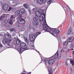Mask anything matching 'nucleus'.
<instances>
[{"instance_id": "4", "label": "nucleus", "mask_w": 74, "mask_h": 74, "mask_svg": "<svg viewBox=\"0 0 74 74\" xmlns=\"http://www.w3.org/2000/svg\"><path fill=\"white\" fill-rule=\"evenodd\" d=\"M18 23L20 24H24L25 23V20L22 18L21 16H18Z\"/></svg>"}, {"instance_id": "36", "label": "nucleus", "mask_w": 74, "mask_h": 74, "mask_svg": "<svg viewBox=\"0 0 74 74\" xmlns=\"http://www.w3.org/2000/svg\"><path fill=\"white\" fill-rule=\"evenodd\" d=\"M42 2L43 3H45V2H46V0H42Z\"/></svg>"}, {"instance_id": "12", "label": "nucleus", "mask_w": 74, "mask_h": 74, "mask_svg": "<svg viewBox=\"0 0 74 74\" xmlns=\"http://www.w3.org/2000/svg\"><path fill=\"white\" fill-rule=\"evenodd\" d=\"M41 15H43L44 17H43V20H42L43 23H46L47 22H46V19H45V14H44V13H41Z\"/></svg>"}, {"instance_id": "18", "label": "nucleus", "mask_w": 74, "mask_h": 74, "mask_svg": "<svg viewBox=\"0 0 74 74\" xmlns=\"http://www.w3.org/2000/svg\"><path fill=\"white\" fill-rule=\"evenodd\" d=\"M19 14H20V12L19 10L15 12V15L16 16H18Z\"/></svg>"}, {"instance_id": "39", "label": "nucleus", "mask_w": 74, "mask_h": 74, "mask_svg": "<svg viewBox=\"0 0 74 74\" xmlns=\"http://www.w3.org/2000/svg\"><path fill=\"white\" fill-rule=\"evenodd\" d=\"M3 47V45L1 44H0V48L1 47Z\"/></svg>"}, {"instance_id": "48", "label": "nucleus", "mask_w": 74, "mask_h": 74, "mask_svg": "<svg viewBox=\"0 0 74 74\" xmlns=\"http://www.w3.org/2000/svg\"><path fill=\"white\" fill-rule=\"evenodd\" d=\"M73 61H74V58L73 59Z\"/></svg>"}, {"instance_id": "15", "label": "nucleus", "mask_w": 74, "mask_h": 74, "mask_svg": "<svg viewBox=\"0 0 74 74\" xmlns=\"http://www.w3.org/2000/svg\"><path fill=\"white\" fill-rule=\"evenodd\" d=\"M74 40V38L73 37L69 38L67 40V41L68 42H72V41Z\"/></svg>"}, {"instance_id": "9", "label": "nucleus", "mask_w": 74, "mask_h": 74, "mask_svg": "<svg viewBox=\"0 0 74 74\" xmlns=\"http://www.w3.org/2000/svg\"><path fill=\"white\" fill-rule=\"evenodd\" d=\"M12 39H4L3 40L2 42L4 44H6V43H10Z\"/></svg>"}, {"instance_id": "31", "label": "nucleus", "mask_w": 74, "mask_h": 74, "mask_svg": "<svg viewBox=\"0 0 74 74\" xmlns=\"http://www.w3.org/2000/svg\"><path fill=\"white\" fill-rule=\"evenodd\" d=\"M42 1V0H37V2L39 3V4H41V1Z\"/></svg>"}, {"instance_id": "11", "label": "nucleus", "mask_w": 74, "mask_h": 74, "mask_svg": "<svg viewBox=\"0 0 74 74\" xmlns=\"http://www.w3.org/2000/svg\"><path fill=\"white\" fill-rule=\"evenodd\" d=\"M4 36L5 38H7V39H10L11 38V35L8 34L5 35Z\"/></svg>"}, {"instance_id": "22", "label": "nucleus", "mask_w": 74, "mask_h": 74, "mask_svg": "<svg viewBox=\"0 0 74 74\" xmlns=\"http://www.w3.org/2000/svg\"><path fill=\"white\" fill-rule=\"evenodd\" d=\"M59 56V54H58V51H57L56 54L54 55V58H57Z\"/></svg>"}, {"instance_id": "33", "label": "nucleus", "mask_w": 74, "mask_h": 74, "mask_svg": "<svg viewBox=\"0 0 74 74\" xmlns=\"http://www.w3.org/2000/svg\"><path fill=\"white\" fill-rule=\"evenodd\" d=\"M11 10H12V7H10L9 8V9H8V11H11Z\"/></svg>"}, {"instance_id": "28", "label": "nucleus", "mask_w": 74, "mask_h": 74, "mask_svg": "<svg viewBox=\"0 0 74 74\" xmlns=\"http://www.w3.org/2000/svg\"><path fill=\"white\" fill-rule=\"evenodd\" d=\"M71 29H69L67 32V34H70V33H71Z\"/></svg>"}, {"instance_id": "29", "label": "nucleus", "mask_w": 74, "mask_h": 74, "mask_svg": "<svg viewBox=\"0 0 74 74\" xmlns=\"http://www.w3.org/2000/svg\"><path fill=\"white\" fill-rule=\"evenodd\" d=\"M34 22V24L35 25H38V21H36Z\"/></svg>"}, {"instance_id": "27", "label": "nucleus", "mask_w": 74, "mask_h": 74, "mask_svg": "<svg viewBox=\"0 0 74 74\" xmlns=\"http://www.w3.org/2000/svg\"><path fill=\"white\" fill-rule=\"evenodd\" d=\"M71 64L72 65V66H74V62L73 60H71L70 61Z\"/></svg>"}, {"instance_id": "5", "label": "nucleus", "mask_w": 74, "mask_h": 74, "mask_svg": "<svg viewBox=\"0 0 74 74\" xmlns=\"http://www.w3.org/2000/svg\"><path fill=\"white\" fill-rule=\"evenodd\" d=\"M14 18V15H12L10 16V20L9 22V23L10 25H12L13 23L15 21Z\"/></svg>"}, {"instance_id": "7", "label": "nucleus", "mask_w": 74, "mask_h": 74, "mask_svg": "<svg viewBox=\"0 0 74 74\" xmlns=\"http://www.w3.org/2000/svg\"><path fill=\"white\" fill-rule=\"evenodd\" d=\"M56 30V28H52L51 31H50L49 32L50 34L53 35V36H55V32Z\"/></svg>"}, {"instance_id": "34", "label": "nucleus", "mask_w": 74, "mask_h": 74, "mask_svg": "<svg viewBox=\"0 0 74 74\" xmlns=\"http://www.w3.org/2000/svg\"><path fill=\"white\" fill-rule=\"evenodd\" d=\"M8 22V20H5L4 21V23H7Z\"/></svg>"}, {"instance_id": "3", "label": "nucleus", "mask_w": 74, "mask_h": 74, "mask_svg": "<svg viewBox=\"0 0 74 74\" xmlns=\"http://www.w3.org/2000/svg\"><path fill=\"white\" fill-rule=\"evenodd\" d=\"M43 29L44 30H45L46 32H50L51 30V29L48 25L45 24H43Z\"/></svg>"}, {"instance_id": "20", "label": "nucleus", "mask_w": 74, "mask_h": 74, "mask_svg": "<svg viewBox=\"0 0 74 74\" xmlns=\"http://www.w3.org/2000/svg\"><path fill=\"white\" fill-rule=\"evenodd\" d=\"M24 40L25 42H26L27 44H29V40L27 39V38L26 37L25 38Z\"/></svg>"}, {"instance_id": "8", "label": "nucleus", "mask_w": 74, "mask_h": 74, "mask_svg": "<svg viewBox=\"0 0 74 74\" xmlns=\"http://www.w3.org/2000/svg\"><path fill=\"white\" fill-rule=\"evenodd\" d=\"M53 58V57H51L49 58V60L48 61V63L49 64H53L54 63V62H55V61L53 59H52L51 58Z\"/></svg>"}, {"instance_id": "24", "label": "nucleus", "mask_w": 74, "mask_h": 74, "mask_svg": "<svg viewBox=\"0 0 74 74\" xmlns=\"http://www.w3.org/2000/svg\"><path fill=\"white\" fill-rule=\"evenodd\" d=\"M68 47L70 48H74V45L73 44H71L70 45H68Z\"/></svg>"}, {"instance_id": "13", "label": "nucleus", "mask_w": 74, "mask_h": 74, "mask_svg": "<svg viewBox=\"0 0 74 74\" xmlns=\"http://www.w3.org/2000/svg\"><path fill=\"white\" fill-rule=\"evenodd\" d=\"M20 14L23 15V14H25L26 12L25 11V10L24 9H21L20 11Z\"/></svg>"}, {"instance_id": "6", "label": "nucleus", "mask_w": 74, "mask_h": 74, "mask_svg": "<svg viewBox=\"0 0 74 74\" xmlns=\"http://www.w3.org/2000/svg\"><path fill=\"white\" fill-rule=\"evenodd\" d=\"M29 38H30V40L32 42H34L35 41V36L34 35H30Z\"/></svg>"}, {"instance_id": "40", "label": "nucleus", "mask_w": 74, "mask_h": 74, "mask_svg": "<svg viewBox=\"0 0 74 74\" xmlns=\"http://www.w3.org/2000/svg\"><path fill=\"white\" fill-rule=\"evenodd\" d=\"M10 31H11V32H12V31H13V29H11Z\"/></svg>"}, {"instance_id": "41", "label": "nucleus", "mask_w": 74, "mask_h": 74, "mask_svg": "<svg viewBox=\"0 0 74 74\" xmlns=\"http://www.w3.org/2000/svg\"><path fill=\"white\" fill-rule=\"evenodd\" d=\"M27 74H31V73L30 72H29L27 73Z\"/></svg>"}, {"instance_id": "45", "label": "nucleus", "mask_w": 74, "mask_h": 74, "mask_svg": "<svg viewBox=\"0 0 74 74\" xmlns=\"http://www.w3.org/2000/svg\"><path fill=\"white\" fill-rule=\"evenodd\" d=\"M8 46H9L10 45V44H8Z\"/></svg>"}, {"instance_id": "35", "label": "nucleus", "mask_w": 74, "mask_h": 74, "mask_svg": "<svg viewBox=\"0 0 74 74\" xmlns=\"http://www.w3.org/2000/svg\"><path fill=\"white\" fill-rule=\"evenodd\" d=\"M64 34H62L61 36V38H64Z\"/></svg>"}, {"instance_id": "47", "label": "nucleus", "mask_w": 74, "mask_h": 74, "mask_svg": "<svg viewBox=\"0 0 74 74\" xmlns=\"http://www.w3.org/2000/svg\"><path fill=\"white\" fill-rule=\"evenodd\" d=\"M23 72H25V71H23Z\"/></svg>"}, {"instance_id": "14", "label": "nucleus", "mask_w": 74, "mask_h": 74, "mask_svg": "<svg viewBox=\"0 0 74 74\" xmlns=\"http://www.w3.org/2000/svg\"><path fill=\"white\" fill-rule=\"evenodd\" d=\"M48 71L49 72V74H53L52 68H50L49 69V68Z\"/></svg>"}, {"instance_id": "23", "label": "nucleus", "mask_w": 74, "mask_h": 74, "mask_svg": "<svg viewBox=\"0 0 74 74\" xmlns=\"http://www.w3.org/2000/svg\"><path fill=\"white\" fill-rule=\"evenodd\" d=\"M68 45V42H67V41H66L65 42H63V45L66 46V45Z\"/></svg>"}, {"instance_id": "30", "label": "nucleus", "mask_w": 74, "mask_h": 74, "mask_svg": "<svg viewBox=\"0 0 74 74\" xmlns=\"http://www.w3.org/2000/svg\"><path fill=\"white\" fill-rule=\"evenodd\" d=\"M62 52H65V51L63 49H61V53H60V55H62Z\"/></svg>"}, {"instance_id": "16", "label": "nucleus", "mask_w": 74, "mask_h": 74, "mask_svg": "<svg viewBox=\"0 0 74 74\" xmlns=\"http://www.w3.org/2000/svg\"><path fill=\"white\" fill-rule=\"evenodd\" d=\"M61 30V27H60V29H58L56 30L55 32V34H59L60 32V30Z\"/></svg>"}, {"instance_id": "25", "label": "nucleus", "mask_w": 74, "mask_h": 74, "mask_svg": "<svg viewBox=\"0 0 74 74\" xmlns=\"http://www.w3.org/2000/svg\"><path fill=\"white\" fill-rule=\"evenodd\" d=\"M4 17H5V16L4 15H2L0 17V20H1V21H2Z\"/></svg>"}, {"instance_id": "49", "label": "nucleus", "mask_w": 74, "mask_h": 74, "mask_svg": "<svg viewBox=\"0 0 74 74\" xmlns=\"http://www.w3.org/2000/svg\"><path fill=\"white\" fill-rule=\"evenodd\" d=\"M32 47H33V46H32Z\"/></svg>"}, {"instance_id": "1", "label": "nucleus", "mask_w": 74, "mask_h": 74, "mask_svg": "<svg viewBox=\"0 0 74 74\" xmlns=\"http://www.w3.org/2000/svg\"><path fill=\"white\" fill-rule=\"evenodd\" d=\"M20 45L21 46L18 47V50L20 53H22L23 51L26 50V44L23 42L21 43Z\"/></svg>"}, {"instance_id": "37", "label": "nucleus", "mask_w": 74, "mask_h": 74, "mask_svg": "<svg viewBox=\"0 0 74 74\" xmlns=\"http://www.w3.org/2000/svg\"><path fill=\"white\" fill-rule=\"evenodd\" d=\"M56 38H57V39L59 40H60V38H59V37L58 36H57V37H56Z\"/></svg>"}, {"instance_id": "46", "label": "nucleus", "mask_w": 74, "mask_h": 74, "mask_svg": "<svg viewBox=\"0 0 74 74\" xmlns=\"http://www.w3.org/2000/svg\"><path fill=\"white\" fill-rule=\"evenodd\" d=\"M18 24V23H16V25Z\"/></svg>"}, {"instance_id": "26", "label": "nucleus", "mask_w": 74, "mask_h": 74, "mask_svg": "<svg viewBox=\"0 0 74 74\" xmlns=\"http://www.w3.org/2000/svg\"><path fill=\"white\" fill-rule=\"evenodd\" d=\"M41 34V33L40 32H37L35 34V36L37 37V36H38L39 34Z\"/></svg>"}, {"instance_id": "17", "label": "nucleus", "mask_w": 74, "mask_h": 74, "mask_svg": "<svg viewBox=\"0 0 74 74\" xmlns=\"http://www.w3.org/2000/svg\"><path fill=\"white\" fill-rule=\"evenodd\" d=\"M53 3V0H49L48 1L47 4L48 5H50L51 3Z\"/></svg>"}, {"instance_id": "43", "label": "nucleus", "mask_w": 74, "mask_h": 74, "mask_svg": "<svg viewBox=\"0 0 74 74\" xmlns=\"http://www.w3.org/2000/svg\"><path fill=\"white\" fill-rule=\"evenodd\" d=\"M72 54H74V51H73V53H72Z\"/></svg>"}, {"instance_id": "32", "label": "nucleus", "mask_w": 74, "mask_h": 74, "mask_svg": "<svg viewBox=\"0 0 74 74\" xmlns=\"http://www.w3.org/2000/svg\"><path fill=\"white\" fill-rule=\"evenodd\" d=\"M47 59L44 58L43 59V62H44V63H47Z\"/></svg>"}, {"instance_id": "21", "label": "nucleus", "mask_w": 74, "mask_h": 74, "mask_svg": "<svg viewBox=\"0 0 74 74\" xmlns=\"http://www.w3.org/2000/svg\"><path fill=\"white\" fill-rule=\"evenodd\" d=\"M16 43L17 45H20L21 44V40H17L16 41Z\"/></svg>"}, {"instance_id": "19", "label": "nucleus", "mask_w": 74, "mask_h": 74, "mask_svg": "<svg viewBox=\"0 0 74 74\" xmlns=\"http://www.w3.org/2000/svg\"><path fill=\"white\" fill-rule=\"evenodd\" d=\"M38 17L37 16H35L33 18V21L34 22H36V21H37V20L38 19Z\"/></svg>"}, {"instance_id": "42", "label": "nucleus", "mask_w": 74, "mask_h": 74, "mask_svg": "<svg viewBox=\"0 0 74 74\" xmlns=\"http://www.w3.org/2000/svg\"><path fill=\"white\" fill-rule=\"evenodd\" d=\"M70 69L71 71H73V69H71V68H70Z\"/></svg>"}, {"instance_id": "2", "label": "nucleus", "mask_w": 74, "mask_h": 74, "mask_svg": "<svg viewBox=\"0 0 74 74\" xmlns=\"http://www.w3.org/2000/svg\"><path fill=\"white\" fill-rule=\"evenodd\" d=\"M35 15L36 16L39 17V22H41L42 21L43 19H44V17L43 16L41 15V13L39 11H37L36 12Z\"/></svg>"}, {"instance_id": "10", "label": "nucleus", "mask_w": 74, "mask_h": 74, "mask_svg": "<svg viewBox=\"0 0 74 74\" xmlns=\"http://www.w3.org/2000/svg\"><path fill=\"white\" fill-rule=\"evenodd\" d=\"M8 8V5L7 4H5L3 5V8L4 10H7Z\"/></svg>"}, {"instance_id": "38", "label": "nucleus", "mask_w": 74, "mask_h": 74, "mask_svg": "<svg viewBox=\"0 0 74 74\" xmlns=\"http://www.w3.org/2000/svg\"><path fill=\"white\" fill-rule=\"evenodd\" d=\"M24 7H26V4H24L23 5Z\"/></svg>"}, {"instance_id": "44", "label": "nucleus", "mask_w": 74, "mask_h": 74, "mask_svg": "<svg viewBox=\"0 0 74 74\" xmlns=\"http://www.w3.org/2000/svg\"><path fill=\"white\" fill-rule=\"evenodd\" d=\"M73 49H71V51H73Z\"/></svg>"}]
</instances>
